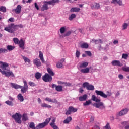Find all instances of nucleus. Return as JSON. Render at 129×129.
<instances>
[{"label": "nucleus", "instance_id": "obj_56", "mask_svg": "<svg viewBox=\"0 0 129 129\" xmlns=\"http://www.w3.org/2000/svg\"><path fill=\"white\" fill-rule=\"evenodd\" d=\"M80 56V52L78 51V50H77L76 52V57H77V58H79Z\"/></svg>", "mask_w": 129, "mask_h": 129}, {"label": "nucleus", "instance_id": "obj_49", "mask_svg": "<svg viewBox=\"0 0 129 129\" xmlns=\"http://www.w3.org/2000/svg\"><path fill=\"white\" fill-rule=\"evenodd\" d=\"M66 30V28L64 27H61L60 29V32L61 34H64V33H65Z\"/></svg>", "mask_w": 129, "mask_h": 129}, {"label": "nucleus", "instance_id": "obj_39", "mask_svg": "<svg viewBox=\"0 0 129 129\" xmlns=\"http://www.w3.org/2000/svg\"><path fill=\"white\" fill-rule=\"evenodd\" d=\"M7 50H8V51H13V50L15 49V46H12V45H7Z\"/></svg>", "mask_w": 129, "mask_h": 129}, {"label": "nucleus", "instance_id": "obj_61", "mask_svg": "<svg viewBox=\"0 0 129 129\" xmlns=\"http://www.w3.org/2000/svg\"><path fill=\"white\" fill-rule=\"evenodd\" d=\"M9 100H10L11 101H14L15 100V98L12 97L11 96H9L8 97Z\"/></svg>", "mask_w": 129, "mask_h": 129}, {"label": "nucleus", "instance_id": "obj_30", "mask_svg": "<svg viewBox=\"0 0 129 129\" xmlns=\"http://www.w3.org/2000/svg\"><path fill=\"white\" fill-rule=\"evenodd\" d=\"M71 120H72V118L71 117H68L63 121V123L67 124L69 123Z\"/></svg>", "mask_w": 129, "mask_h": 129}, {"label": "nucleus", "instance_id": "obj_44", "mask_svg": "<svg viewBox=\"0 0 129 129\" xmlns=\"http://www.w3.org/2000/svg\"><path fill=\"white\" fill-rule=\"evenodd\" d=\"M35 78H36V79H40L41 78V73L37 72L35 74Z\"/></svg>", "mask_w": 129, "mask_h": 129}, {"label": "nucleus", "instance_id": "obj_63", "mask_svg": "<svg viewBox=\"0 0 129 129\" xmlns=\"http://www.w3.org/2000/svg\"><path fill=\"white\" fill-rule=\"evenodd\" d=\"M118 2V0H112V1L111 2V4H114L115 5V4H117Z\"/></svg>", "mask_w": 129, "mask_h": 129}, {"label": "nucleus", "instance_id": "obj_31", "mask_svg": "<svg viewBox=\"0 0 129 129\" xmlns=\"http://www.w3.org/2000/svg\"><path fill=\"white\" fill-rule=\"evenodd\" d=\"M29 118H28V114L24 113L22 115V121H27L28 120Z\"/></svg>", "mask_w": 129, "mask_h": 129}, {"label": "nucleus", "instance_id": "obj_41", "mask_svg": "<svg viewBox=\"0 0 129 129\" xmlns=\"http://www.w3.org/2000/svg\"><path fill=\"white\" fill-rule=\"evenodd\" d=\"M50 121H51V117L48 118L46 119H45V121L43 122V123L47 126V125H48V124H49V122H50Z\"/></svg>", "mask_w": 129, "mask_h": 129}, {"label": "nucleus", "instance_id": "obj_17", "mask_svg": "<svg viewBox=\"0 0 129 129\" xmlns=\"http://www.w3.org/2000/svg\"><path fill=\"white\" fill-rule=\"evenodd\" d=\"M45 101H48V102H51V103H57L58 102V101H57V99H52L49 97H46L45 98Z\"/></svg>", "mask_w": 129, "mask_h": 129}, {"label": "nucleus", "instance_id": "obj_33", "mask_svg": "<svg viewBox=\"0 0 129 129\" xmlns=\"http://www.w3.org/2000/svg\"><path fill=\"white\" fill-rule=\"evenodd\" d=\"M17 98L21 102L24 101V96H22V94H19L17 96Z\"/></svg>", "mask_w": 129, "mask_h": 129}, {"label": "nucleus", "instance_id": "obj_10", "mask_svg": "<svg viewBox=\"0 0 129 129\" xmlns=\"http://www.w3.org/2000/svg\"><path fill=\"white\" fill-rule=\"evenodd\" d=\"M2 73L3 75H5L7 77H8L9 76H12V77H15V75H14V73L12 72H7L3 71L2 72Z\"/></svg>", "mask_w": 129, "mask_h": 129}, {"label": "nucleus", "instance_id": "obj_2", "mask_svg": "<svg viewBox=\"0 0 129 129\" xmlns=\"http://www.w3.org/2000/svg\"><path fill=\"white\" fill-rule=\"evenodd\" d=\"M95 93L97 95H99L101 97H103V98H107V96H111L112 94L110 92H107L108 94H105L102 91H98L96 90Z\"/></svg>", "mask_w": 129, "mask_h": 129}, {"label": "nucleus", "instance_id": "obj_21", "mask_svg": "<svg viewBox=\"0 0 129 129\" xmlns=\"http://www.w3.org/2000/svg\"><path fill=\"white\" fill-rule=\"evenodd\" d=\"M91 69V67L90 68H86L85 69H81L80 72L81 73H89V70Z\"/></svg>", "mask_w": 129, "mask_h": 129}, {"label": "nucleus", "instance_id": "obj_8", "mask_svg": "<svg viewBox=\"0 0 129 129\" xmlns=\"http://www.w3.org/2000/svg\"><path fill=\"white\" fill-rule=\"evenodd\" d=\"M43 5H42V7H41V11H47V10H49V6L48 5H49V3H48V1H44L43 2Z\"/></svg>", "mask_w": 129, "mask_h": 129}, {"label": "nucleus", "instance_id": "obj_40", "mask_svg": "<svg viewBox=\"0 0 129 129\" xmlns=\"http://www.w3.org/2000/svg\"><path fill=\"white\" fill-rule=\"evenodd\" d=\"M8 52V49L1 48H0V54H5V53H7Z\"/></svg>", "mask_w": 129, "mask_h": 129}, {"label": "nucleus", "instance_id": "obj_19", "mask_svg": "<svg viewBox=\"0 0 129 129\" xmlns=\"http://www.w3.org/2000/svg\"><path fill=\"white\" fill-rule=\"evenodd\" d=\"M60 3V0H51L48 1L49 5H52V6H55V4H59Z\"/></svg>", "mask_w": 129, "mask_h": 129}, {"label": "nucleus", "instance_id": "obj_45", "mask_svg": "<svg viewBox=\"0 0 129 129\" xmlns=\"http://www.w3.org/2000/svg\"><path fill=\"white\" fill-rule=\"evenodd\" d=\"M89 104H91V100H88L86 101V102L83 103L84 106H86L87 105H89Z\"/></svg>", "mask_w": 129, "mask_h": 129}, {"label": "nucleus", "instance_id": "obj_3", "mask_svg": "<svg viewBox=\"0 0 129 129\" xmlns=\"http://www.w3.org/2000/svg\"><path fill=\"white\" fill-rule=\"evenodd\" d=\"M12 118L15 119L16 122L17 123H22V115L19 113H16L15 114H14L12 116Z\"/></svg>", "mask_w": 129, "mask_h": 129}, {"label": "nucleus", "instance_id": "obj_35", "mask_svg": "<svg viewBox=\"0 0 129 129\" xmlns=\"http://www.w3.org/2000/svg\"><path fill=\"white\" fill-rule=\"evenodd\" d=\"M76 18V14H72L69 17V21H72L73 19H75Z\"/></svg>", "mask_w": 129, "mask_h": 129}, {"label": "nucleus", "instance_id": "obj_53", "mask_svg": "<svg viewBox=\"0 0 129 129\" xmlns=\"http://www.w3.org/2000/svg\"><path fill=\"white\" fill-rule=\"evenodd\" d=\"M62 67H63V64H62L61 62H59L56 64V67L57 68H62Z\"/></svg>", "mask_w": 129, "mask_h": 129}, {"label": "nucleus", "instance_id": "obj_32", "mask_svg": "<svg viewBox=\"0 0 129 129\" xmlns=\"http://www.w3.org/2000/svg\"><path fill=\"white\" fill-rule=\"evenodd\" d=\"M88 66V62H82L80 64V68H86V67Z\"/></svg>", "mask_w": 129, "mask_h": 129}, {"label": "nucleus", "instance_id": "obj_15", "mask_svg": "<svg viewBox=\"0 0 129 129\" xmlns=\"http://www.w3.org/2000/svg\"><path fill=\"white\" fill-rule=\"evenodd\" d=\"M111 64L113 66H119V67L122 66V63H120V61L119 60H116L112 61Z\"/></svg>", "mask_w": 129, "mask_h": 129}, {"label": "nucleus", "instance_id": "obj_5", "mask_svg": "<svg viewBox=\"0 0 129 129\" xmlns=\"http://www.w3.org/2000/svg\"><path fill=\"white\" fill-rule=\"evenodd\" d=\"M52 79H53L52 76H50L48 73H46L45 75L42 77V80L45 82H51V81H52Z\"/></svg>", "mask_w": 129, "mask_h": 129}, {"label": "nucleus", "instance_id": "obj_37", "mask_svg": "<svg viewBox=\"0 0 129 129\" xmlns=\"http://www.w3.org/2000/svg\"><path fill=\"white\" fill-rule=\"evenodd\" d=\"M29 127L31 129H37V126L35 127V123L33 122L30 123Z\"/></svg>", "mask_w": 129, "mask_h": 129}, {"label": "nucleus", "instance_id": "obj_54", "mask_svg": "<svg viewBox=\"0 0 129 129\" xmlns=\"http://www.w3.org/2000/svg\"><path fill=\"white\" fill-rule=\"evenodd\" d=\"M86 54H87V55H88V56H89V57H91L92 54H91V52L89 51H85Z\"/></svg>", "mask_w": 129, "mask_h": 129}, {"label": "nucleus", "instance_id": "obj_28", "mask_svg": "<svg viewBox=\"0 0 129 129\" xmlns=\"http://www.w3.org/2000/svg\"><path fill=\"white\" fill-rule=\"evenodd\" d=\"M47 72L49 73L50 76H54L55 74L54 73V72H53V70L51 68H48L47 69Z\"/></svg>", "mask_w": 129, "mask_h": 129}, {"label": "nucleus", "instance_id": "obj_58", "mask_svg": "<svg viewBox=\"0 0 129 129\" xmlns=\"http://www.w3.org/2000/svg\"><path fill=\"white\" fill-rule=\"evenodd\" d=\"M56 121V119H53L52 120V122H51L50 123V125L51 126V125H55V122Z\"/></svg>", "mask_w": 129, "mask_h": 129}, {"label": "nucleus", "instance_id": "obj_47", "mask_svg": "<svg viewBox=\"0 0 129 129\" xmlns=\"http://www.w3.org/2000/svg\"><path fill=\"white\" fill-rule=\"evenodd\" d=\"M13 42L16 45H18L19 44V42H20V41L19 40V39H18L17 38H13Z\"/></svg>", "mask_w": 129, "mask_h": 129}, {"label": "nucleus", "instance_id": "obj_34", "mask_svg": "<svg viewBox=\"0 0 129 129\" xmlns=\"http://www.w3.org/2000/svg\"><path fill=\"white\" fill-rule=\"evenodd\" d=\"M88 44H87V43H83L81 45V47L82 49H88Z\"/></svg>", "mask_w": 129, "mask_h": 129}, {"label": "nucleus", "instance_id": "obj_23", "mask_svg": "<svg viewBox=\"0 0 129 129\" xmlns=\"http://www.w3.org/2000/svg\"><path fill=\"white\" fill-rule=\"evenodd\" d=\"M87 99V95L86 94H85L79 97V100L80 101H85V100H86Z\"/></svg>", "mask_w": 129, "mask_h": 129}, {"label": "nucleus", "instance_id": "obj_57", "mask_svg": "<svg viewBox=\"0 0 129 129\" xmlns=\"http://www.w3.org/2000/svg\"><path fill=\"white\" fill-rule=\"evenodd\" d=\"M63 85L64 86H71V84L70 83L64 82Z\"/></svg>", "mask_w": 129, "mask_h": 129}, {"label": "nucleus", "instance_id": "obj_36", "mask_svg": "<svg viewBox=\"0 0 129 129\" xmlns=\"http://www.w3.org/2000/svg\"><path fill=\"white\" fill-rule=\"evenodd\" d=\"M123 126H124L125 129H129L128 122H123L122 123Z\"/></svg>", "mask_w": 129, "mask_h": 129}, {"label": "nucleus", "instance_id": "obj_20", "mask_svg": "<svg viewBox=\"0 0 129 129\" xmlns=\"http://www.w3.org/2000/svg\"><path fill=\"white\" fill-rule=\"evenodd\" d=\"M80 11V8H78L77 7H73L70 10V12H71V13H78V12Z\"/></svg>", "mask_w": 129, "mask_h": 129}, {"label": "nucleus", "instance_id": "obj_51", "mask_svg": "<svg viewBox=\"0 0 129 129\" xmlns=\"http://www.w3.org/2000/svg\"><path fill=\"white\" fill-rule=\"evenodd\" d=\"M23 60H24V62H25V63H27V62L28 63H30V59H29L25 56H23Z\"/></svg>", "mask_w": 129, "mask_h": 129}, {"label": "nucleus", "instance_id": "obj_22", "mask_svg": "<svg viewBox=\"0 0 129 129\" xmlns=\"http://www.w3.org/2000/svg\"><path fill=\"white\" fill-rule=\"evenodd\" d=\"M11 85L12 87L15 89H19V88H22V86H20L17 84L11 83Z\"/></svg>", "mask_w": 129, "mask_h": 129}, {"label": "nucleus", "instance_id": "obj_24", "mask_svg": "<svg viewBox=\"0 0 129 129\" xmlns=\"http://www.w3.org/2000/svg\"><path fill=\"white\" fill-rule=\"evenodd\" d=\"M45 126H46V125L44 123V122L43 123H40L39 124H38V125L36 126V129H42V128H44V127H45Z\"/></svg>", "mask_w": 129, "mask_h": 129}, {"label": "nucleus", "instance_id": "obj_16", "mask_svg": "<svg viewBox=\"0 0 129 129\" xmlns=\"http://www.w3.org/2000/svg\"><path fill=\"white\" fill-rule=\"evenodd\" d=\"M18 45H19L20 48H22V50H25V41H24L23 39H20Z\"/></svg>", "mask_w": 129, "mask_h": 129}, {"label": "nucleus", "instance_id": "obj_29", "mask_svg": "<svg viewBox=\"0 0 129 129\" xmlns=\"http://www.w3.org/2000/svg\"><path fill=\"white\" fill-rule=\"evenodd\" d=\"M92 100L93 101H95V102H100V99L97 98V97H96L95 95H93L92 96Z\"/></svg>", "mask_w": 129, "mask_h": 129}, {"label": "nucleus", "instance_id": "obj_26", "mask_svg": "<svg viewBox=\"0 0 129 129\" xmlns=\"http://www.w3.org/2000/svg\"><path fill=\"white\" fill-rule=\"evenodd\" d=\"M55 90H56V91H58V92H61L63 91V86L60 85L56 86Z\"/></svg>", "mask_w": 129, "mask_h": 129}, {"label": "nucleus", "instance_id": "obj_11", "mask_svg": "<svg viewBox=\"0 0 129 129\" xmlns=\"http://www.w3.org/2000/svg\"><path fill=\"white\" fill-rule=\"evenodd\" d=\"M0 67L3 70H7V71H9V64L7 62H2Z\"/></svg>", "mask_w": 129, "mask_h": 129}, {"label": "nucleus", "instance_id": "obj_46", "mask_svg": "<svg viewBox=\"0 0 129 129\" xmlns=\"http://www.w3.org/2000/svg\"><path fill=\"white\" fill-rule=\"evenodd\" d=\"M122 70L125 72H129V67H123L122 68Z\"/></svg>", "mask_w": 129, "mask_h": 129}, {"label": "nucleus", "instance_id": "obj_13", "mask_svg": "<svg viewBox=\"0 0 129 129\" xmlns=\"http://www.w3.org/2000/svg\"><path fill=\"white\" fill-rule=\"evenodd\" d=\"M33 63L34 65H36L37 67H40L42 66V63L40 61L39 59H38V58L35 59L33 60Z\"/></svg>", "mask_w": 129, "mask_h": 129}, {"label": "nucleus", "instance_id": "obj_25", "mask_svg": "<svg viewBox=\"0 0 129 129\" xmlns=\"http://www.w3.org/2000/svg\"><path fill=\"white\" fill-rule=\"evenodd\" d=\"M39 57L42 61V63H45V59H44V57L43 56V53H42L41 51H39Z\"/></svg>", "mask_w": 129, "mask_h": 129}, {"label": "nucleus", "instance_id": "obj_43", "mask_svg": "<svg viewBox=\"0 0 129 129\" xmlns=\"http://www.w3.org/2000/svg\"><path fill=\"white\" fill-rule=\"evenodd\" d=\"M127 58H128V54L127 53H123L122 55V58L125 59V60H127Z\"/></svg>", "mask_w": 129, "mask_h": 129}, {"label": "nucleus", "instance_id": "obj_52", "mask_svg": "<svg viewBox=\"0 0 129 129\" xmlns=\"http://www.w3.org/2000/svg\"><path fill=\"white\" fill-rule=\"evenodd\" d=\"M123 30H126L127 29V27H128V24L127 23H124L122 25Z\"/></svg>", "mask_w": 129, "mask_h": 129}, {"label": "nucleus", "instance_id": "obj_14", "mask_svg": "<svg viewBox=\"0 0 129 129\" xmlns=\"http://www.w3.org/2000/svg\"><path fill=\"white\" fill-rule=\"evenodd\" d=\"M129 109L127 108H125L122 109L119 112V116H122V115H125L128 112Z\"/></svg>", "mask_w": 129, "mask_h": 129}, {"label": "nucleus", "instance_id": "obj_48", "mask_svg": "<svg viewBox=\"0 0 129 129\" xmlns=\"http://www.w3.org/2000/svg\"><path fill=\"white\" fill-rule=\"evenodd\" d=\"M28 84L30 86H31V87H34V86H36V84L32 81L29 82Z\"/></svg>", "mask_w": 129, "mask_h": 129}, {"label": "nucleus", "instance_id": "obj_62", "mask_svg": "<svg viewBox=\"0 0 129 129\" xmlns=\"http://www.w3.org/2000/svg\"><path fill=\"white\" fill-rule=\"evenodd\" d=\"M117 4H119V6H122V1L119 0L117 2Z\"/></svg>", "mask_w": 129, "mask_h": 129}, {"label": "nucleus", "instance_id": "obj_27", "mask_svg": "<svg viewBox=\"0 0 129 129\" xmlns=\"http://www.w3.org/2000/svg\"><path fill=\"white\" fill-rule=\"evenodd\" d=\"M41 107H44L45 108H52V106L46 103H43L41 104Z\"/></svg>", "mask_w": 129, "mask_h": 129}, {"label": "nucleus", "instance_id": "obj_12", "mask_svg": "<svg viewBox=\"0 0 129 129\" xmlns=\"http://www.w3.org/2000/svg\"><path fill=\"white\" fill-rule=\"evenodd\" d=\"M21 11H22V6L20 5H18L15 9L12 10V12H15L16 14H21Z\"/></svg>", "mask_w": 129, "mask_h": 129}, {"label": "nucleus", "instance_id": "obj_4", "mask_svg": "<svg viewBox=\"0 0 129 129\" xmlns=\"http://www.w3.org/2000/svg\"><path fill=\"white\" fill-rule=\"evenodd\" d=\"M23 87L21 86V93H26L27 91H28V89H29V86H28V83L27 82V81L26 80H23Z\"/></svg>", "mask_w": 129, "mask_h": 129}, {"label": "nucleus", "instance_id": "obj_9", "mask_svg": "<svg viewBox=\"0 0 129 129\" xmlns=\"http://www.w3.org/2000/svg\"><path fill=\"white\" fill-rule=\"evenodd\" d=\"M94 105L96 108H100V109H104V108H105V106L103 105V103L101 102H99V103H97Z\"/></svg>", "mask_w": 129, "mask_h": 129}, {"label": "nucleus", "instance_id": "obj_60", "mask_svg": "<svg viewBox=\"0 0 129 129\" xmlns=\"http://www.w3.org/2000/svg\"><path fill=\"white\" fill-rule=\"evenodd\" d=\"M50 126H51V127H52V128L53 129H59V127H58V126H57V125H56L55 124L52 125Z\"/></svg>", "mask_w": 129, "mask_h": 129}, {"label": "nucleus", "instance_id": "obj_7", "mask_svg": "<svg viewBox=\"0 0 129 129\" xmlns=\"http://www.w3.org/2000/svg\"><path fill=\"white\" fill-rule=\"evenodd\" d=\"M78 110V109L76 108H74L73 106H70L68 108V110L67 111L66 114L67 115H69L71 114L72 112H76Z\"/></svg>", "mask_w": 129, "mask_h": 129}, {"label": "nucleus", "instance_id": "obj_59", "mask_svg": "<svg viewBox=\"0 0 129 129\" xmlns=\"http://www.w3.org/2000/svg\"><path fill=\"white\" fill-rule=\"evenodd\" d=\"M71 34V31H68L66 33V34H64L65 37H67L68 36H70Z\"/></svg>", "mask_w": 129, "mask_h": 129}, {"label": "nucleus", "instance_id": "obj_1", "mask_svg": "<svg viewBox=\"0 0 129 129\" xmlns=\"http://www.w3.org/2000/svg\"><path fill=\"white\" fill-rule=\"evenodd\" d=\"M4 30L6 32H8V33L14 34V32L17 29L16 28V25L14 23H12L9 25L8 26L5 27Z\"/></svg>", "mask_w": 129, "mask_h": 129}, {"label": "nucleus", "instance_id": "obj_55", "mask_svg": "<svg viewBox=\"0 0 129 129\" xmlns=\"http://www.w3.org/2000/svg\"><path fill=\"white\" fill-rule=\"evenodd\" d=\"M105 129H111V128H110V125H109V123H107L106 124V125L105 126Z\"/></svg>", "mask_w": 129, "mask_h": 129}, {"label": "nucleus", "instance_id": "obj_42", "mask_svg": "<svg viewBox=\"0 0 129 129\" xmlns=\"http://www.w3.org/2000/svg\"><path fill=\"white\" fill-rule=\"evenodd\" d=\"M0 12L6 13V12H7V9L4 6H1L0 7Z\"/></svg>", "mask_w": 129, "mask_h": 129}, {"label": "nucleus", "instance_id": "obj_6", "mask_svg": "<svg viewBox=\"0 0 129 129\" xmlns=\"http://www.w3.org/2000/svg\"><path fill=\"white\" fill-rule=\"evenodd\" d=\"M82 87H84V88H85L86 87L87 90H93L94 89V86L90 85L88 82L83 83Z\"/></svg>", "mask_w": 129, "mask_h": 129}, {"label": "nucleus", "instance_id": "obj_64", "mask_svg": "<svg viewBox=\"0 0 129 129\" xmlns=\"http://www.w3.org/2000/svg\"><path fill=\"white\" fill-rule=\"evenodd\" d=\"M118 77H119V79H122L123 78V75H122L121 74H119L118 75Z\"/></svg>", "mask_w": 129, "mask_h": 129}, {"label": "nucleus", "instance_id": "obj_18", "mask_svg": "<svg viewBox=\"0 0 129 129\" xmlns=\"http://www.w3.org/2000/svg\"><path fill=\"white\" fill-rule=\"evenodd\" d=\"M91 7L92 9H95L96 10H98V9H100V5L97 3H95L92 4Z\"/></svg>", "mask_w": 129, "mask_h": 129}, {"label": "nucleus", "instance_id": "obj_50", "mask_svg": "<svg viewBox=\"0 0 129 129\" xmlns=\"http://www.w3.org/2000/svg\"><path fill=\"white\" fill-rule=\"evenodd\" d=\"M23 25L22 24H19V25H15V28L16 30H19V28H20L21 29H23Z\"/></svg>", "mask_w": 129, "mask_h": 129}, {"label": "nucleus", "instance_id": "obj_38", "mask_svg": "<svg viewBox=\"0 0 129 129\" xmlns=\"http://www.w3.org/2000/svg\"><path fill=\"white\" fill-rule=\"evenodd\" d=\"M6 104H7V105H9V106H14V103L10 100H7L5 101Z\"/></svg>", "mask_w": 129, "mask_h": 129}]
</instances>
